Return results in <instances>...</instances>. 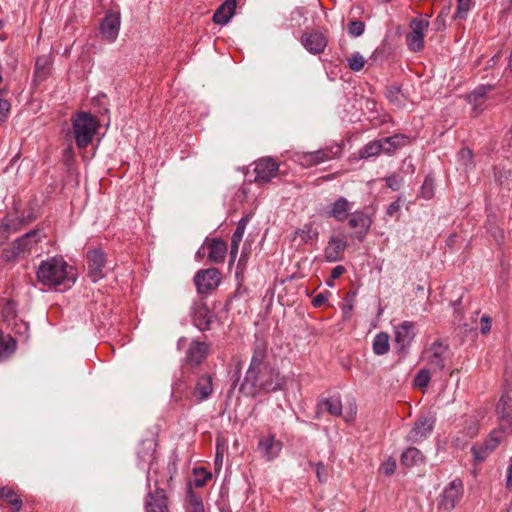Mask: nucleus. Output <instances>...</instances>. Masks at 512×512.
Listing matches in <instances>:
<instances>
[{
	"mask_svg": "<svg viewBox=\"0 0 512 512\" xmlns=\"http://www.w3.org/2000/svg\"><path fill=\"white\" fill-rule=\"evenodd\" d=\"M365 62V58L359 52H355L348 59V66L351 70L358 72L363 69Z\"/></svg>",
	"mask_w": 512,
	"mask_h": 512,
	"instance_id": "43",
	"label": "nucleus"
},
{
	"mask_svg": "<svg viewBox=\"0 0 512 512\" xmlns=\"http://www.w3.org/2000/svg\"><path fill=\"white\" fill-rule=\"evenodd\" d=\"M434 24H435V26H436V30H437V31H440V30L444 29V26H445V17H444L442 14H439V15L436 17Z\"/></svg>",
	"mask_w": 512,
	"mask_h": 512,
	"instance_id": "60",
	"label": "nucleus"
},
{
	"mask_svg": "<svg viewBox=\"0 0 512 512\" xmlns=\"http://www.w3.org/2000/svg\"><path fill=\"white\" fill-rule=\"evenodd\" d=\"M423 462L424 456L422 452L415 447L406 449L401 455V463L407 467L419 465Z\"/></svg>",
	"mask_w": 512,
	"mask_h": 512,
	"instance_id": "34",
	"label": "nucleus"
},
{
	"mask_svg": "<svg viewBox=\"0 0 512 512\" xmlns=\"http://www.w3.org/2000/svg\"><path fill=\"white\" fill-rule=\"evenodd\" d=\"M463 493V483L459 479L451 481L443 490L438 503V509L441 512H450L453 510Z\"/></svg>",
	"mask_w": 512,
	"mask_h": 512,
	"instance_id": "8",
	"label": "nucleus"
},
{
	"mask_svg": "<svg viewBox=\"0 0 512 512\" xmlns=\"http://www.w3.org/2000/svg\"><path fill=\"white\" fill-rule=\"evenodd\" d=\"M181 391V383L180 382H177L175 383V385L173 386V392L174 393H177V392H180Z\"/></svg>",
	"mask_w": 512,
	"mask_h": 512,
	"instance_id": "62",
	"label": "nucleus"
},
{
	"mask_svg": "<svg viewBox=\"0 0 512 512\" xmlns=\"http://www.w3.org/2000/svg\"><path fill=\"white\" fill-rule=\"evenodd\" d=\"M319 413L328 412L333 416H339L342 412V403L339 397L332 396L326 399H323L318 404Z\"/></svg>",
	"mask_w": 512,
	"mask_h": 512,
	"instance_id": "32",
	"label": "nucleus"
},
{
	"mask_svg": "<svg viewBox=\"0 0 512 512\" xmlns=\"http://www.w3.org/2000/svg\"><path fill=\"white\" fill-rule=\"evenodd\" d=\"M0 497L7 500L12 505L14 512L20 511L22 507V500L20 499L19 495L16 494L11 488H0Z\"/></svg>",
	"mask_w": 512,
	"mask_h": 512,
	"instance_id": "37",
	"label": "nucleus"
},
{
	"mask_svg": "<svg viewBox=\"0 0 512 512\" xmlns=\"http://www.w3.org/2000/svg\"><path fill=\"white\" fill-rule=\"evenodd\" d=\"M395 344L400 351L410 346L415 337V327L412 322L404 321L394 330Z\"/></svg>",
	"mask_w": 512,
	"mask_h": 512,
	"instance_id": "18",
	"label": "nucleus"
},
{
	"mask_svg": "<svg viewBox=\"0 0 512 512\" xmlns=\"http://www.w3.org/2000/svg\"><path fill=\"white\" fill-rule=\"evenodd\" d=\"M401 208V201L400 199H397L396 201L392 202L388 208H387V215L390 217H393L398 214Z\"/></svg>",
	"mask_w": 512,
	"mask_h": 512,
	"instance_id": "53",
	"label": "nucleus"
},
{
	"mask_svg": "<svg viewBox=\"0 0 512 512\" xmlns=\"http://www.w3.org/2000/svg\"><path fill=\"white\" fill-rule=\"evenodd\" d=\"M205 245L208 246L209 252H208V259L212 263H221L223 262L226 252H227V245L224 241L220 239H212L207 240L205 242Z\"/></svg>",
	"mask_w": 512,
	"mask_h": 512,
	"instance_id": "27",
	"label": "nucleus"
},
{
	"mask_svg": "<svg viewBox=\"0 0 512 512\" xmlns=\"http://www.w3.org/2000/svg\"><path fill=\"white\" fill-rule=\"evenodd\" d=\"M285 383L284 377H281L279 372L264 368L261 374L258 375V382L256 388L263 389L267 392L277 391L283 388Z\"/></svg>",
	"mask_w": 512,
	"mask_h": 512,
	"instance_id": "14",
	"label": "nucleus"
},
{
	"mask_svg": "<svg viewBox=\"0 0 512 512\" xmlns=\"http://www.w3.org/2000/svg\"><path fill=\"white\" fill-rule=\"evenodd\" d=\"M447 353V346L443 343L438 341L432 343L425 351L428 366L434 371H441L445 367Z\"/></svg>",
	"mask_w": 512,
	"mask_h": 512,
	"instance_id": "10",
	"label": "nucleus"
},
{
	"mask_svg": "<svg viewBox=\"0 0 512 512\" xmlns=\"http://www.w3.org/2000/svg\"><path fill=\"white\" fill-rule=\"evenodd\" d=\"M73 134L78 148H86L99 127L98 120L87 112H79L72 118Z\"/></svg>",
	"mask_w": 512,
	"mask_h": 512,
	"instance_id": "3",
	"label": "nucleus"
},
{
	"mask_svg": "<svg viewBox=\"0 0 512 512\" xmlns=\"http://www.w3.org/2000/svg\"><path fill=\"white\" fill-rule=\"evenodd\" d=\"M506 487L512 488V458L510 459V464L507 468Z\"/></svg>",
	"mask_w": 512,
	"mask_h": 512,
	"instance_id": "61",
	"label": "nucleus"
},
{
	"mask_svg": "<svg viewBox=\"0 0 512 512\" xmlns=\"http://www.w3.org/2000/svg\"><path fill=\"white\" fill-rule=\"evenodd\" d=\"M120 30V15L118 13L109 12L100 24V32L102 37L109 42L116 40Z\"/></svg>",
	"mask_w": 512,
	"mask_h": 512,
	"instance_id": "20",
	"label": "nucleus"
},
{
	"mask_svg": "<svg viewBox=\"0 0 512 512\" xmlns=\"http://www.w3.org/2000/svg\"><path fill=\"white\" fill-rule=\"evenodd\" d=\"M508 67H509L510 71L512 72V50H511L510 57H509Z\"/></svg>",
	"mask_w": 512,
	"mask_h": 512,
	"instance_id": "64",
	"label": "nucleus"
},
{
	"mask_svg": "<svg viewBox=\"0 0 512 512\" xmlns=\"http://www.w3.org/2000/svg\"><path fill=\"white\" fill-rule=\"evenodd\" d=\"M429 27L428 17L414 18L410 23L411 31L406 36V44L411 51L418 52L424 47V37Z\"/></svg>",
	"mask_w": 512,
	"mask_h": 512,
	"instance_id": "4",
	"label": "nucleus"
},
{
	"mask_svg": "<svg viewBox=\"0 0 512 512\" xmlns=\"http://www.w3.org/2000/svg\"><path fill=\"white\" fill-rule=\"evenodd\" d=\"M3 22L0 21V41L3 42L6 39V36L2 33Z\"/></svg>",
	"mask_w": 512,
	"mask_h": 512,
	"instance_id": "63",
	"label": "nucleus"
},
{
	"mask_svg": "<svg viewBox=\"0 0 512 512\" xmlns=\"http://www.w3.org/2000/svg\"><path fill=\"white\" fill-rule=\"evenodd\" d=\"M489 88L490 87L479 86L467 96L469 103L473 106L472 109L475 115H478L483 111L485 95L487 94Z\"/></svg>",
	"mask_w": 512,
	"mask_h": 512,
	"instance_id": "31",
	"label": "nucleus"
},
{
	"mask_svg": "<svg viewBox=\"0 0 512 512\" xmlns=\"http://www.w3.org/2000/svg\"><path fill=\"white\" fill-rule=\"evenodd\" d=\"M176 473L177 467L175 463L160 466L157 462H151L147 473L148 486H151V482L154 483L156 489L161 488L160 486L162 485H168Z\"/></svg>",
	"mask_w": 512,
	"mask_h": 512,
	"instance_id": "5",
	"label": "nucleus"
},
{
	"mask_svg": "<svg viewBox=\"0 0 512 512\" xmlns=\"http://www.w3.org/2000/svg\"><path fill=\"white\" fill-rule=\"evenodd\" d=\"M38 281L50 288L67 289L76 281V274L61 256L42 261L36 271Z\"/></svg>",
	"mask_w": 512,
	"mask_h": 512,
	"instance_id": "1",
	"label": "nucleus"
},
{
	"mask_svg": "<svg viewBox=\"0 0 512 512\" xmlns=\"http://www.w3.org/2000/svg\"><path fill=\"white\" fill-rule=\"evenodd\" d=\"M316 468V475L320 482L325 481L326 479V469L325 466L322 463H317L315 465Z\"/></svg>",
	"mask_w": 512,
	"mask_h": 512,
	"instance_id": "55",
	"label": "nucleus"
},
{
	"mask_svg": "<svg viewBox=\"0 0 512 512\" xmlns=\"http://www.w3.org/2000/svg\"><path fill=\"white\" fill-rule=\"evenodd\" d=\"M431 379V373L429 369H421L414 379V385L419 388H425L429 384Z\"/></svg>",
	"mask_w": 512,
	"mask_h": 512,
	"instance_id": "42",
	"label": "nucleus"
},
{
	"mask_svg": "<svg viewBox=\"0 0 512 512\" xmlns=\"http://www.w3.org/2000/svg\"><path fill=\"white\" fill-rule=\"evenodd\" d=\"M352 208V202L348 201L344 197H339L335 202L331 204L330 210L328 211V216L339 222H343L347 219Z\"/></svg>",
	"mask_w": 512,
	"mask_h": 512,
	"instance_id": "23",
	"label": "nucleus"
},
{
	"mask_svg": "<svg viewBox=\"0 0 512 512\" xmlns=\"http://www.w3.org/2000/svg\"><path fill=\"white\" fill-rule=\"evenodd\" d=\"M403 139V136L396 135L382 140L372 141L359 150V158L367 159L378 155L382 151L385 153H391Z\"/></svg>",
	"mask_w": 512,
	"mask_h": 512,
	"instance_id": "7",
	"label": "nucleus"
},
{
	"mask_svg": "<svg viewBox=\"0 0 512 512\" xmlns=\"http://www.w3.org/2000/svg\"><path fill=\"white\" fill-rule=\"evenodd\" d=\"M194 282L200 293L211 291L218 287L220 273L216 268L201 270L195 275Z\"/></svg>",
	"mask_w": 512,
	"mask_h": 512,
	"instance_id": "11",
	"label": "nucleus"
},
{
	"mask_svg": "<svg viewBox=\"0 0 512 512\" xmlns=\"http://www.w3.org/2000/svg\"><path fill=\"white\" fill-rule=\"evenodd\" d=\"M246 225H247V220L246 219H241L237 225V228L236 230L234 231L233 235H232V240L233 241H237V242H241L242 241V238L244 236V233H245V229H246Z\"/></svg>",
	"mask_w": 512,
	"mask_h": 512,
	"instance_id": "49",
	"label": "nucleus"
},
{
	"mask_svg": "<svg viewBox=\"0 0 512 512\" xmlns=\"http://www.w3.org/2000/svg\"><path fill=\"white\" fill-rule=\"evenodd\" d=\"M345 272V268L342 265H338L332 269L331 278L337 279Z\"/></svg>",
	"mask_w": 512,
	"mask_h": 512,
	"instance_id": "59",
	"label": "nucleus"
},
{
	"mask_svg": "<svg viewBox=\"0 0 512 512\" xmlns=\"http://www.w3.org/2000/svg\"><path fill=\"white\" fill-rule=\"evenodd\" d=\"M490 329H491V320L487 315H483L481 317V321H480V331H481V333L486 334L490 331Z\"/></svg>",
	"mask_w": 512,
	"mask_h": 512,
	"instance_id": "54",
	"label": "nucleus"
},
{
	"mask_svg": "<svg viewBox=\"0 0 512 512\" xmlns=\"http://www.w3.org/2000/svg\"><path fill=\"white\" fill-rule=\"evenodd\" d=\"M319 232L313 223H306L294 232L293 241H297L299 245L307 244L318 239Z\"/></svg>",
	"mask_w": 512,
	"mask_h": 512,
	"instance_id": "30",
	"label": "nucleus"
},
{
	"mask_svg": "<svg viewBox=\"0 0 512 512\" xmlns=\"http://www.w3.org/2000/svg\"><path fill=\"white\" fill-rule=\"evenodd\" d=\"M496 413L500 421V428L512 433V396L503 394L496 406Z\"/></svg>",
	"mask_w": 512,
	"mask_h": 512,
	"instance_id": "13",
	"label": "nucleus"
},
{
	"mask_svg": "<svg viewBox=\"0 0 512 512\" xmlns=\"http://www.w3.org/2000/svg\"><path fill=\"white\" fill-rule=\"evenodd\" d=\"M420 195L425 199H430L434 195V181L427 177L422 184Z\"/></svg>",
	"mask_w": 512,
	"mask_h": 512,
	"instance_id": "46",
	"label": "nucleus"
},
{
	"mask_svg": "<svg viewBox=\"0 0 512 512\" xmlns=\"http://www.w3.org/2000/svg\"><path fill=\"white\" fill-rule=\"evenodd\" d=\"M10 110V103L3 98L2 91H0V123L5 121Z\"/></svg>",
	"mask_w": 512,
	"mask_h": 512,
	"instance_id": "50",
	"label": "nucleus"
},
{
	"mask_svg": "<svg viewBox=\"0 0 512 512\" xmlns=\"http://www.w3.org/2000/svg\"><path fill=\"white\" fill-rule=\"evenodd\" d=\"M434 423L435 420L433 417H419L408 433L407 440L413 443L424 440L432 432Z\"/></svg>",
	"mask_w": 512,
	"mask_h": 512,
	"instance_id": "16",
	"label": "nucleus"
},
{
	"mask_svg": "<svg viewBox=\"0 0 512 512\" xmlns=\"http://www.w3.org/2000/svg\"><path fill=\"white\" fill-rule=\"evenodd\" d=\"M458 162L461 169L468 171L473 167L472 151L468 148H463L458 154Z\"/></svg>",
	"mask_w": 512,
	"mask_h": 512,
	"instance_id": "40",
	"label": "nucleus"
},
{
	"mask_svg": "<svg viewBox=\"0 0 512 512\" xmlns=\"http://www.w3.org/2000/svg\"><path fill=\"white\" fill-rule=\"evenodd\" d=\"M364 23L361 21H352L348 26V32L354 37H358L364 32Z\"/></svg>",
	"mask_w": 512,
	"mask_h": 512,
	"instance_id": "48",
	"label": "nucleus"
},
{
	"mask_svg": "<svg viewBox=\"0 0 512 512\" xmlns=\"http://www.w3.org/2000/svg\"><path fill=\"white\" fill-rule=\"evenodd\" d=\"M146 512H169L167 498L162 488L155 489V493L148 496Z\"/></svg>",
	"mask_w": 512,
	"mask_h": 512,
	"instance_id": "24",
	"label": "nucleus"
},
{
	"mask_svg": "<svg viewBox=\"0 0 512 512\" xmlns=\"http://www.w3.org/2000/svg\"><path fill=\"white\" fill-rule=\"evenodd\" d=\"M296 157V161L304 167L317 165L325 161H328L332 158V156L330 155V151L328 150L306 152L302 154H297Z\"/></svg>",
	"mask_w": 512,
	"mask_h": 512,
	"instance_id": "22",
	"label": "nucleus"
},
{
	"mask_svg": "<svg viewBox=\"0 0 512 512\" xmlns=\"http://www.w3.org/2000/svg\"><path fill=\"white\" fill-rule=\"evenodd\" d=\"M283 444L274 435H266L259 439L258 451L266 461L275 460L281 453Z\"/></svg>",
	"mask_w": 512,
	"mask_h": 512,
	"instance_id": "12",
	"label": "nucleus"
},
{
	"mask_svg": "<svg viewBox=\"0 0 512 512\" xmlns=\"http://www.w3.org/2000/svg\"><path fill=\"white\" fill-rule=\"evenodd\" d=\"M240 242L231 240V248H230V264H232L238 254Z\"/></svg>",
	"mask_w": 512,
	"mask_h": 512,
	"instance_id": "56",
	"label": "nucleus"
},
{
	"mask_svg": "<svg viewBox=\"0 0 512 512\" xmlns=\"http://www.w3.org/2000/svg\"><path fill=\"white\" fill-rule=\"evenodd\" d=\"M20 228V221L15 218H7L0 225V244H3L10 236L11 233L18 231Z\"/></svg>",
	"mask_w": 512,
	"mask_h": 512,
	"instance_id": "35",
	"label": "nucleus"
},
{
	"mask_svg": "<svg viewBox=\"0 0 512 512\" xmlns=\"http://www.w3.org/2000/svg\"><path fill=\"white\" fill-rule=\"evenodd\" d=\"M390 348L389 336L387 333H378L373 340V352L376 355H384L388 353Z\"/></svg>",
	"mask_w": 512,
	"mask_h": 512,
	"instance_id": "36",
	"label": "nucleus"
},
{
	"mask_svg": "<svg viewBox=\"0 0 512 512\" xmlns=\"http://www.w3.org/2000/svg\"><path fill=\"white\" fill-rule=\"evenodd\" d=\"M44 237L45 234L40 229L27 232L15 240L11 246L3 250V259L10 262L27 257Z\"/></svg>",
	"mask_w": 512,
	"mask_h": 512,
	"instance_id": "2",
	"label": "nucleus"
},
{
	"mask_svg": "<svg viewBox=\"0 0 512 512\" xmlns=\"http://www.w3.org/2000/svg\"><path fill=\"white\" fill-rule=\"evenodd\" d=\"M386 184L392 190H399L402 184V179L396 175H392L386 178Z\"/></svg>",
	"mask_w": 512,
	"mask_h": 512,
	"instance_id": "51",
	"label": "nucleus"
},
{
	"mask_svg": "<svg viewBox=\"0 0 512 512\" xmlns=\"http://www.w3.org/2000/svg\"><path fill=\"white\" fill-rule=\"evenodd\" d=\"M223 463V447L220 448L219 442L217 443V451L215 456V466L220 469Z\"/></svg>",
	"mask_w": 512,
	"mask_h": 512,
	"instance_id": "57",
	"label": "nucleus"
},
{
	"mask_svg": "<svg viewBox=\"0 0 512 512\" xmlns=\"http://www.w3.org/2000/svg\"><path fill=\"white\" fill-rule=\"evenodd\" d=\"M473 6L472 0H457V10L454 18L456 20L466 19L468 12Z\"/></svg>",
	"mask_w": 512,
	"mask_h": 512,
	"instance_id": "41",
	"label": "nucleus"
},
{
	"mask_svg": "<svg viewBox=\"0 0 512 512\" xmlns=\"http://www.w3.org/2000/svg\"><path fill=\"white\" fill-rule=\"evenodd\" d=\"M50 66V60L47 56L38 57L35 63V77L39 80L45 79Z\"/></svg>",
	"mask_w": 512,
	"mask_h": 512,
	"instance_id": "39",
	"label": "nucleus"
},
{
	"mask_svg": "<svg viewBox=\"0 0 512 512\" xmlns=\"http://www.w3.org/2000/svg\"><path fill=\"white\" fill-rule=\"evenodd\" d=\"M255 181L256 182H269L277 175L278 164L271 158L260 159L255 163Z\"/></svg>",
	"mask_w": 512,
	"mask_h": 512,
	"instance_id": "19",
	"label": "nucleus"
},
{
	"mask_svg": "<svg viewBox=\"0 0 512 512\" xmlns=\"http://www.w3.org/2000/svg\"><path fill=\"white\" fill-rule=\"evenodd\" d=\"M396 469V461L393 458H389L381 465V470L386 475H391Z\"/></svg>",
	"mask_w": 512,
	"mask_h": 512,
	"instance_id": "52",
	"label": "nucleus"
},
{
	"mask_svg": "<svg viewBox=\"0 0 512 512\" xmlns=\"http://www.w3.org/2000/svg\"><path fill=\"white\" fill-rule=\"evenodd\" d=\"M504 439V430H493L482 444L473 445L471 448L475 462L484 461Z\"/></svg>",
	"mask_w": 512,
	"mask_h": 512,
	"instance_id": "9",
	"label": "nucleus"
},
{
	"mask_svg": "<svg viewBox=\"0 0 512 512\" xmlns=\"http://www.w3.org/2000/svg\"><path fill=\"white\" fill-rule=\"evenodd\" d=\"M194 473L196 475L195 485L202 487L211 478V473L207 472L204 468H195Z\"/></svg>",
	"mask_w": 512,
	"mask_h": 512,
	"instance_id": "47",
	"label": "nucleus"
},
{
	"mask_svg": "<svg viewBox=\"0 0 512 512\" xmlns=\"http://www.w3.org/2000/svg\"><path fill=\"white\" fill-rule=\"evenodd\" d=\"M213 392L212 378L209 375L199 377L193 395L198 403L205 401Z\"/></svg>",
	"mask_w": 512,
	"mask_h": 512,
	"instance_id": "28",
	"label": "nucleus"
},
{
	"mask_svg": "<svg viewBox=\"0 0 512 512\" xmlns=\"http://www.w3.org/2000/svg\"><path fill=\"white\" fill-rule=\"evenodd\" d=\"M346 248L347 241L343 234L332 235L324 249L325 259L328 262H337L341 260V254L345 251Z\"/></svg>",
	"mask_w": 512,
	"mask_h": 512,
	"instance_id": "17",
	"label": "nucleus"
},
{
	"mask_svg": "<svg viewBox=\"0 0 512 512\" xmlns=\"http://www.w3.org/2000/svg\"><path fill=\"white\" fill-rule=\"evenodd\" d=\"M266 356V348L263 345H257L255 347L250 366L246 372L243 388H246L248 384L251 385L250 392L253 393L256 389L258 382V375L262 373L265 367H263V361Z\"/></svg>",
	"mask_w": 512,
	"mask_h": 512,
	"instance_id": "6",
	"label": "nucleus"
},
{
	"mask_svg": "<svg viewBox=\"0 0 512 512\" xmlns=\"http://www.w3.org/2000/svg\"><path fill=\"white\" fill-rule=\"evenodd\" d=\"M370 217L362 211H355L351 214L349 225L353 229H360L364 233H366L371 226Z\"/></svg>",
	"mask_w": 512,
	"mask_h": 512,
	"instance_id": "33",
	"label": "nucleus"
},
{
	"mask_svg": "<svg viewBox=\"0 0 512 512\" xmlns=\"http://www.w3.org/2000/svg\"><path fill=\"white\" fill-rule=\"evenodd\" d=\"M212 313L209 310V308L203 304L199 303L196 304L193 308V321L195 323V326L200 330L208 329L211 320H212Z\"/></svg>",
	"mask_w": 512,
	"mask_h": 512,
	"instance_id": "26",
	"label": "nucleus"
},
{
	"mask_svg": "<svg viewBox=\"0 0 512 512\" xmlns=\"http://www.w3.org/2000/svg\"><path fill=\"white\" fill-rule=\"evenodd\" d=\"M327 301V297L323 294V293H320V294H317L312 303L315 307H320L322 304H324L325 302Z\"/></svg>",
	"mask_w": 512,
	"mask_h": 512,
	"instance_id": "58",
	"label": "nucleus"
},
{
	"mask_svg": "<svg viewBox=\"0 0 512 512\" xmlns=\"http://www.w3.org/2000/svg\"><path fill=\"white\" fill-rule=\"evenodd\" d=\"M236 8V0H226L218 7L213 15V21L216 24L226 25L233 17Z\"/></svg>",
	"mask_w": 512,
	"mask_h": 512,
	"instance_id": "29",
	"label": "nucleus"
},
{
	"mask_svg": "<svg viewBox=\"0 0 512 512\" xmlns=\"http://www.w3.org/2000/svg\"><path fill=\"white\" fill-rule=\"evenodd\" d=\"M301 43L308 52L319 54L322 53L327 46V39L320 32H306L301 37Z\"/></svg>",
	"mask_w": 512,
	"mask_h": 512,
	"instance_id": "21",
	"label": "nucleus"
},
{
	"mask_svg": "<svg viewBox=\"0 0 512 512\" xmlns=\"http://www.w3.org/2000/svg\"><path fill=\"white\" fill-rule=\"evenodd\" d=\"M207 354V344L194 341L190 344L187 350L186 360L191 365H199L206 358Z\"/></svg>",
	"mask_w": 512,
	"mask_h": 512,
	"instance_id": "25",
	"label": "nucleus"
},
{
	"mask_svg": "<svg viewBox=\"0 0 512 512\" xmlns=\"http://www.w3.org/2000/svg\"><path fill=\"white\" fill-rule=\"evenodd\" d=\"M387 98L388 100L396 105L397 107H402L406 103V96L402 92L400 87L392 86L387 90Z\"/></svg>",
	"mask_w": 512,
	"mask_h": 512,
	"instance_id": "38",
	"label": "nucleus"
},
{
	"mask_svg": "<svg viewBox=\"0 0 512 512\" xmlns=\"http://www.w3.org/2000/svg\"><path fill=\"white\" fill-rule=\"evenodd\" d=\"M88 275L92 282H97L104 277L105 254L99 249L87 253Z\"/></svg>",
	"mask_w": 512,
	"mask_h": 512,
	"instance_id": "15",
	"label": "nucleus"
},
{
	"mask_svg": "<svg viewBox=\"0 0 512 512\" xmlns=\"http://www.w3.org/2000/svg\"><path fill=\"white\" fill-rule=\"evenodd\" d=\"M2 315L8 322L14 320L16 316V305L13 301L5 300L2 307Z\"/></svg>",
	"mask_w": 512,
	"mask_h": 512,
	"instance_id": "45",
	"label": "nucleus"
},
{
	"mask_svg": "<svg viewBox=\"0 0 512 512\" xmlns=\"http://www.w3.org/2000/svg\"><path fill=\"white\" fill-rule=\"evenodd\" d=\"M187 512H204L202 500L192 493L188 496Z\"/></svg>",
	"mask_w": 512,
	"mask_h": 512,
	"instance_id": "44",
	"label": "nucleus"
}]
</instances>
